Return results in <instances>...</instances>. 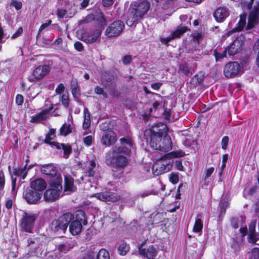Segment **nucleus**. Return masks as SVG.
Masks as SVG:
<instances>
[{
	"instance_id": "obj_1",
	"label": "nucleus",
	"mask_w": 259,
	"mask_h": 259,
	"mask_svg": "<svg viewBox=\"0 0 259 259\" xmlns=\"http://www.w3.org/2000/svg\"><path fill=\"white\" fill-rule=\"evenodd\" d=\"M150 3L147 0H137L131 4L130 13L127 16L126 24L132 26L139 20L143 19L150 10Z\"/></svg>"
},
{
	"instance_id": "obj_2",
	"label": "nucleus",
	"mask_w": 259,
	"mask_h": 259,
	"mask_svg": "<svg viewBox=\"0 0 259 259\" xmlns=\"http://www.w3.org/2000/svg\"><path fill=\"white\" fill-rule=\"evenodd\" d=\"M185 155L182 150L171 152L157 160L152 167L153 174L158 176L170 171L173 165L172 158L181 157Z\"/></svg>"
},
{
	"instance_id": "obj_3",
	"label": "nucleus",
	"mask_w": 259,
	"mask_h": 259,
	"mask_svg": "<svg viewBox=\"0 0 259 259\" xmlns=\"http://www.w3.org/2000/svg\"><path fill=\"white\" fill-rule=\"evenodd\" d=\"M121 146H115L112 149V157L115 160V164L119 167L125 166L127 163L126 158L122 154H128L131 151L133 144L130 139L121 138Z\"/></svg>"
},
{
	"instance_id": "obj_4",
	"label": "nucleus",
	"mask_w": 259,
	"mask_h": 259,
	"mask_svg": "<svg viewBox=\"0 0 259 259\" xmlns=\"http://www.w3.org/2000/svg\"><path fill=\"white\" fill-rule=\"evenodd\" d=\"M74 219V215L67 212L57 219L53 220L50 224L51 230L56 235L65 233L69 223Z\"/></svg>"
},
{
	"instance_id": "obj_5",
	"label": "nucleus",
	"mask_w": 259,
	"mask_h": 259,
	"mask_svg": "<svg viewBox=\"0 0 259 259\" xmlns=\"http://www.w3.org/2000/svg\"><path fill=\"white\" fill-rule=\"evenodd\" d=\"M62 178L58 176L57 178V181L55 180H51L50 183V189L46 190L44 194V198L46 201H54L58 199L62 190L61 185Z\"/></svg>"
},
{
	"instance_id": "obj_6",
	"label": "nucleus",
	"mask_w": 259,
	"mask_h": 259,
	"mask_svg": "<svg viewBox=\"0 0 259 259\" xmlns=\"http://www.w3.org/2000/svg\"><path fill=\"white\" fill-rule=\"evenodd\" d=\"M37 218L36 214L24 212L20 223L21 229L25 232L31 233Z\"/></svg>"
},
{
	"instance_id": "obj_7",
	"label": "nucleus",
	"mask_w": 259,
	"mask_h": 259,
	"mask_svg": "<svg viewBox=\"0 0 259 259\" xmlns=\"http://www.w3.org/2000/svg\"><path fill=\"white\" fill-rule=\"evenodd\" d=\"M96 164L94 160H90L81 179L84 182H95L97 180Z\"/></svg>"
},
{
	"instance_id": "obj_8",
	"label": "nucleus",
	"mask_w": 259,
	"mask_h": 259,
	"mask_svg": "<svg viewBox=\"0 0 259 259\" xmlns=\"http://www.w3.org/2000/svg\"><path fill=\"white\" fill-rule=\"evenodd\" d=\"M124 29V24L120 20H117L112 23L106 29L105 35L111 38L119 36Z\"/></svg>"
},
{
	"instance_id": "obj_9",
	"label": "nucleus",
	"mask_w": 259,
	"mask_h": 259,
	"mask_svg": "<svg viewBox=\"0 0 259 259\" xmlns=\"http://www.w3.org/2000/svg\"><path fill=\"white\" fill-rule=\"evenodd\" d=\"M241 67L237 62L228 63L224 69V75L228 78H232L237 76L241 71Z\"/></svg>"
},
{
	"instance_id": "obj_10",
	"label": "nucleus",
	"mask_w": 259,
	"mask_h": 259,
	"mask_svg": "<svg viewBox=\"0 0 259 259\" xmlns=\"http://www.w3.org/2000/svg\"><path fill=\"white\" fill-rule=\"evenodd\" d=\"M50 71V68L48 65L39 66L34 70L32 76L29 78V80L32 82L41 79L49 73Z\"/></svg>"
},
{
	"instance_id": "obj_11",
	"label": "nucleus",
	"mask_w": 259,
	"mask_h": 259,
	"mask_svg": "<svg viewBox=\"0 0 259 259\" xmlns=\"http://www.w3.org/2000/svg\"><path fill=\"white\" fill-rule=\"evenodd\" d=\"M146 241L141 243L139 247V252L141 255L147 257L148 259H154L157 255V251L153 245L149 246L146 248H143Z\"/></svg>"
},
{
	"instance_id": "obj_12",
	"label": "nucleus",
	"mask_w": 259,
	"mask_h": 259,
	"mask_svg": "<svg viewBox=\"0 0 259 259\" xmlns=\"http://www.w3.org/2000/svg\"><path fill=\"white\" fill-rule=\"evenodd\" d=\"M102 32L100 29H96L93 31L87 32L82 34L81 40L87 44H92L98 42L100 40Z\"/></svg>"
},
{
	"instance_id": "obj_13",
	"label": "nucleus",
	"mask_w": 259,
	"mask_h": 259,
	"mask_svg": "<svg viewBox=\"0 0 259 259\" xmlns=\"http://www.w3.org/2000/svg\"><path fill=\"white\" fill-rule=\"evenodd\" d=\"M92 196L97 198L99 200L107 202H114L118 199V197L116 194L108 191L96 193Z\"/></svg>"
},
{
	"instance_id": "obj_14",
	"label": "nucleus",
	"mask_w": 259,
	"mask_h": 259,
	"mask_svg": "<svg viewBox=\"0 0 259 259\" xmlns=\"http://www.w3.org/2000/svg\"><path fill=\"white\" fill-rule=\"evenodd\" d=\"M168 128L162 123H158L153 125L150 129V135H155L158 136H164L167 135Z\"/></svg>"
},
{
	"instance_id": "obj_15",
	"label": "nucleus",
	"mask_w": 259,
	"mask_h": 259,
	"mask_svg": "<svg viewBox=\"0 0 259 259\" xmlns=\"http://www.w3.org/2000/svg\"><path fill=\"white\" fill-rule=\"evenodd\" d=\"M116 140V134L112 131H109L103 134L101 141L102 145L109 146L114 144Z\"/></svg>"
},
{
	"instance_id": "obj_16",
	"label": "nucleus",
	"mask_w": 259,
	"mask_h": 259,
	"mask_svg": "<svg viewBox=\"0 0 259 259\" xmlns=\"http://www.w3.org/2000/svg\"><path fill=\"white\" fill-rule=\"evenodd\" d=\"M41 171L42 174L49 176L52 180L54 179L57 181L58 176L61 178L59 174H57L56 167L52 164H46L41 167Z\"/></svg>"
},
{
	"instance_id": "obj_17",
	"label": "nucleus",
	"mask_w": 259,
	"mask_h": 259,
	"mask_svg": "<svg viewBox=\"0 0 259 259\" xmlns=\"http://www.w3.org/2000/svg\"><path fill=\"white\" fill-rule=\"evenodd\" d=\"M243 42L241 39L236 38L227 48L228 54L230 56H234L238 53L242 47Z\"/></svg>"
},
{
	"instance_id": "obj_18",
	"label": "nucleus",
	"mask_w": 259,
	"mask_h": 259,
	"mask_svg": "<svg viewBox=\"0 0 259 259\" xmlns=\"http://www.w3.org/2000/svg\"><path fill=\"white\" fill-rule=\"evenodd\" d=\"M160 145V149H156L157 150H160L164 152H166L170 150L172 148V142L171 139L168 135L163 136L162 140L159 143Z\"/></svg>"
},
{
	"instance_id": "obj_19",
	"label": "nucleus",
	"mask_w": 259,
	"mask_h": 259,
	"mask_svg": "<svg viewBox=\"0 0 259 259\" xmlns=\"http://www.w3.org/2000/svg\"><path fill=\"white\" fill-rule=\"evenodd\" d=\"M25 199L29 203H36L41 198V194L35 191L29 190L24 196Z\"/></svg>"
},
{
	"instance_id": "obj_20",
	"label": "nucleus",
	"mask_w": 259,
	"mask_h": 259,
	"mask_svg": "<svg viewBox=\"0 0 259 259\" xmlns=\"http://www.w3.org/2000/svg\"><path fill=\"white\" fill-rule=\"evenodd\" d=\"M255 221H252L249 225V238L250 243H255L259 239V235L255 232Z\"/></svg>"
},
{
	"instance_id": "obj_21",
	"label": "nucleus",
	"mask_w": 259,
	"mask_h": 259,
	"mask_svg": "<svg viewBox=\"0 0 259 259\" xmlns=\"http://www.w3.org/2000/svg\"><path fill=\"white\" fill-rule=\"evenodd\" d=\"M47 183L42 179H37L31 183V188L36 192H42L47 187Z\"/></svg>"
},
{
	"instance_id": "obj_22",
	"label": "nucleus",
	"mask_w": 259,
	"mask_h": 259,
	"mask_svg": "<svg viewBox=\"0 0 259 259\" xmlns=\"http://www.w3.org/2000/svg\"><path fill=\"white\" fill-rule=\"evenodd\" d=\"M213 15L217 21L222 22L228 16L229 13L226 9L219 7L214 11Z\"/></svg>"
},
{
	"instance_id": "obj_23",
	"label": "nucleus",
	"mask_w": 259,
	"mask_h": 259,
	"mask_svg": "<svg viewBox=\"0 0 259 259\" xmlns=\"http://www.w3.org/2000/svg\"><path fill=\"white\" fill-rule=\"evenodd\" d=\"M69 224H70L69 230L72 235H77L81 232L82 224L79 221H75L74 218L72 219Z\"/></svg>"
},
{
	"instance_id": "obj_24",
	"label": "nucleus",
	"mask_w": 259,
	"mask_h": 259,
	"mask_svg": "<svg viewBox=\"0 0 259 259\" xmlns=\"http://www.w3.org/2000/svg\"><path fill=\"white\" fill-rule=\"evenodd\" d=\"M259 14H257L255 11H252L250 12L248 20V23L246 26L247 30L251 29L257 24L258 22Z\"/></svg>"
},
{
	"instance_id": "obj_25",
	"label": "nucleus",
	"mask_w": 259,
	"mask_h": 259,
	"mask_svg": "<svg viewBox=\"0 0 259 259\" xmlns=\"http://www.w3.org/2000/svg\"><path fill=\"white\" fill-rule=\"evenodd\" d=\"M163 137V136H158L155 135H150L149 143L151 147L154 150L161 148L160 145H159V143L161 140H162Z\"/></svg>"
},
{
	"instance_id": "obj_26",
	"label": "nucleus",
	"mask_w": 259,
	"mask_h": 259,
	"mask_svg": "<svg viewBox=\"0 0 259 259\" xmlns=\"http://www.w3.org/2000/svg\"><path fill=\"white\" fill-rule=\"evenodd\" d=\"M49 111L47 110H42L39 113L31 117L30 122L33 123L40 122L48 118Z\"/></svg>"
},
{
	"instance_id": "obj_27",
	"label": "nucleus",
	"mask_w": 259,
	"mask_h": 259,
	"mask_svg": "<svg viewBox=\"0 0 259 259\" xmlns=\"http://www.w3.org/2000/svg\"><path fill=\"white\" fill-rule=\"evenodd\" d=\"M186 27H182L180 28H179L177 29L176 31H175L170 36L165 38H163L162 40V42L164 44H167L169 41H170L171 39L175 38L176 37H179L182 34L186 32Z\"/></svg>"
},
{
	"instance_id": "obj_28",
	"label": "nucleus",
	"mask_w": 259,
	"mask_h": 259,
	"mask_svg": "<svg viewBox=\"0 0 259 259\" xmlns=\"http://www.w3.org/2000/svg\"><path fill=\"white\" fill-rule=\"evenodd\" d=\"M54 146L57 149H62L64 151L63 157L65 158H67L71 153L72 149L71 147L69 144L54 143Z\"/></svg>"
},
{
	"instance_id": "obj_29",
	"label": "nucleus",
	"mask_w": 259,
	"mask_h": 259,
	"mask_svg": "<svg viewBox=\"0 0 259 259\" xmlns=\"http://www.w3.org/2000/svg\"><path fill=\"white\" fill-rule=\"evenodd\" d=\"M246 15L245 14H242L240 15V20L238 23L237 26L232 30L233 32H239L244 28L246 24Z\"/></svg>"
},
{
	"instance_id": "obj_30",
	"label": "nucleus",
	"mask_w": 259,
	"mask_h": 259,
	"mask_svg": "<svg viewBox=\"0 0 259 259\" xmlns=\"http://www.w3.org/2000/svg\"><path fill=\"white\" fill-rule=\"evenodd\" d=\"M76 190L75 187L73 185V181L67 177L65 178V191L72 192Z\"/></svg>"
},
{
	"instance_id": "obj_31",
	"label": "nucleus",
	"mask_w": 259,
	"mask_h": 259,
	"mask_svg": "<svg viewBox=\"0 0 259 259\" xmlns=\"http://www.w3.org/2000/svg\"><path fill=\"white\" fill-rule=\"evenodd\" d=\"M199 215L197 216V218L195 220V222L193 228V231L195 233H201L203 228V223L201 219L199 218Z\"/></svg>"
},
{
	"instance_id": "obj_32",
	"label": "nucleus",
	"mask_w": 259,
	"mask_h": 259,
	"mask_svg": "<svg viewBox=\"0 0 259 259\" xmlns=\"http://www.w3.org/2000/svg\"><path fill=\"white\" fill-rule=\"evenodd\" d=\"M84 121L82 124L83 129H88L91 125L90 114L87 109L84 110L83 112Z\"/></svg>"
},
{
	"instance_id": "obj_33",
	"label": "nucleus",
	"mask_w": 259,
	"mask_h": 259,
	"mask_svg": "<svg viewBox=\"0 0 259 259\" xmlns=\"http://www.w3.org/2000/svg\"><path fill=\"white\" fill-rule=\"evenodd\" d=\"M55 134V130L52 128L50 130L49 133L46 135L45 139V143L49 144L52 146H54V143H56L55 142H51V140L53 139Z\"/></svg>"
},
{
	"instance_id": "obj_34",
	"label": "nucleus",
	"mask_w": 259,
	"mask_h": 259,
	"mask_svg": "<svg viewBox=\"0 0 259 259\" xmlns=\"http://www.w3.org/2000/svg\"><path fill=\"white\" fill-rule=\"evenodd\" d=\"M240 231L241 233L242 234V235H241V237H239V238L237 239V244H236V245L234 244L233 245V248H234L235 249H237L239 248V246L241 245L242 238L246 234V233L247 231V228L246 227L241 228L240 229Z\"/></svg>"
},
{
	"instance_id": "obj_35",
	"label": "nucleus",
	"mask_w": 259,
	"mask_h": 259,
	"mask_svg": "<svg viewBox=\"0 0 259 259\" xmlns=\"http://www.w3.org/2000/svg\"><path fill=\"white\" fill-rule=\"evenodd\" d=\"M75 221H79L81 224L85 225L87 224L88 222L85 218L84 212L82 210H78L76 212V220Z\"/></svg>"
},
{
	"instance_id": "obj_36",
	"label": "nucleus",
	"mask_w": 259,
	"mask_h": 259,
	"mask_svg": "<svg viewBox=\"0 0 259 259\" xmlns=\"http://www.w3.org/2000/svg\"><path fill=\"white\" fill-rule=\"evenodd\" d=\"M60 134L62 136H66L71 132V128L70 124L64 123L60 129Z\"/></svg>"
},
{
	"instance_id": "obj_37",
	"label": "nucleus",
	"mask_w": 259,
	"mask_h": 259,
	"mask_svg": "<svg viewBox=\"0 0 259 259\" xmlns=\"http://www.w3.org/2000/svg\"><path fill=\"white\" fill-rule=\"evenodd\" d=\"M179 71L185 75H188L189 73L192 74L194 70L187 64H181L179 67Z\"/></svg>"
},
{
	"instance_id": "obj_38",
	"label": "nucleus",
	"mask_w": 259,
	"mask_h": 259,
	"mask_svg": "<svg viewBox=\"0 0 259 259\" xmlns=\"http://www.w3.org/2000/svg\"><path fill=\"white\" fill-rule=\"evenodd\" d=\"M96 259H109V252L104 249H101L97 254H96Z\"/></svg>"
},
{
	"instance_id": "obj_39",
	"label": "nucleus",
	"mask_w": 259,
	"mask_h": 259,
	"mask_svg": "<svg viewBox=\"0 0 259 259\" xmlns=\"http://www.w3.org/2000/svg\"><path fill=\"white\" fill-rule=\"evenodd\" d=\"M129 246L125 243L121 244L118 248L119 254L121 255H125L129 250Z\"/></svg>"
},
{
	"instance_id": "obj_40",
	"label": "nucleus",
	"mask_w": 259,
	"mask_h": 259,
	"mask_svg": "<svg viewBox=\"0 0 259 259\" xmlns=\"http://www.w3.org/2000/svg\"><path fill=\"white\" fill-rule=\"evenodd\" d=\"M249 259H259V248H253L249 252Z\"/></svg>"
},
{
	"instance_id": "obj_41",
	"label": "nucleus",
	"mask_w": 259,
	"mask_h": 259,
	"mask_svg": "<svg viewBox=\"0 0 259 259\" xmlns=\"http://www.w3.org/2000/svg\"><path fill=\"white\" fill-rule=\"evenodd\" d=\"M227 49H225L222 53H218L216 50L214 51V55L216 61H219L226 57Z\"/></svg>"
},
{
	"instance_id": "obj_42",
	"label": "nucleus",
	"mask_w": 259,
	"mask_h": 259,
	"mask_svg": "<svg viewBox=\"0 0 259 259\" xmlns=\"http://www.w3.org/2000/svg\"><path fill=\"white\" fill-rule=\"evenodd\" d=\"M71 89L73 96L75 98L78 97L79 93L77 85L76 83H71Z\"/></svg>"
},
{
	"instance_id": "obj_43",
	"label": "nucleus",
	"mask_w": 259,
	"mask_h": 259,
	"mask_svg": "<svg viewBox=\"0 0 259 259\" xmlns=\"http://www.w3.org/2000/svg\"><path fill=\"white\" fill-rule=\"evenodd\" d=\"M95 92L98 95H102L105 98H107L108 97L107 94L104 91L103 89L99 86L95 88Z\"/></svg>"
},
{
	"instance_id": "obj_44",
	"label": "nucleus",
	"mask_w": 259,
	"mask_h": 259,
	"mask_svg": "<svg viewBox=\"0 0 259 259\" xmlns=\"http://www.w3.org/2000/svg\"><path fill=\"white\" fill-rule=\"evenodd\" d=\"M62 103L65 106H68L69 105V97L68 94H63L61 96Z\"/></svg>"
},
{
	"instance_id": "obj_45",
	"label": "nucleus",
	"mask_w": 259,
	"mask_h": 259,
	"mask_svg": "<svg viewBox=\"0 0 259 259\" xmlns=\"http://www.w3.org/2000/svg\"><path fill=\"white\" fill-rule=\"evenodd\" d=\"M169 179L170 182L175 184L178 182L179 177L178 175L172 173L170 175Z\"/></svg>"
},
{
	"instance_id": "obj_46",
	"label": "nucleus",
	"mask_w": 259,
	"mask_h": 259,
	"mask_svg": "<svg viewBox=\"0 0 259 259\" xmlns=\"http://www.w3.org/2000/svg\"><path fill=\"white\" fill-rule=\"evenodd\" d=\"M11 5L14 7L17 10L21 9L22 6V3L20 2H18L16 0H12L11 2Z\"/></svg>"
},
{
	"instance_id": "obj_47",
	"label": "nucleus",
	"mask_w": 259,
	"mask_h": 259,
	"mask_svg": "<svg viewBox=\"0 0 259 259\" xmlns=\"http://www.w3.org/2000/svg\"><path fill=\"white\" fill-rule=\"evenodd\" d=\"M229 142V138L227 136H225L223 138L221 141L222 148L223 149H226Z\"/></svg>"
},
{
	"instance_id": "obj_48",
	"label": "nucleus",
	"mask_w": 259,
	"mask_h": 259,
	"mask_svg": "<svg viewBox=\"0 0 259 259\" xmlns=\"http://www.w3.org/2000/svg\"><path fill=\"white\" fill-rule=\"evenodd\" d=\"M254 0H250L249 2L245 3L243 5V9L244 10H250L252 7Z\"/></svg>"
},
{
	"instance_id": "obj_49",
	"label": "nucleus",
	"mask_w": 259,
	"mask_h": 259,
	"mask_svg": "<svg viewBox=\"0 0 259 259\" xmlns=\"http://www.w3.org/2000/svg\"><path fill=\"white\" fill-rule=\"evenodd\" d=\"M93 137L92 136H88L83 138V142L88 146L91 145Z\"/></svg>"
},
{
	"instance_id": "obj_50",
	"label": "nucleus",
	"mask_w": 259,
	"mask_h": 259,
	"mask_svg": "<svg viewBox=\"0 0 259 259\" xmlns=\"http://www.w3.org/2000/svg\"><path fill=\"white\" fill-rule=\"evenodd\" d=\"M14 173L17 176H21L22 175L23 179H24L26 176V172L25 171V170L23 169H19L18 170H16Z\"/></svg>"
},
{
	"instance_id": "obj_51",
	"label": "nucleus",
	"mask_w": 259,
	"mask_h": 259,
	"mask_svg": "<svg viewBox=\"0 0 259 259\" xmlns=\"http://www.w3.org/2000/svg\"><path fill=\"white\" fill-rule=\"evenodd\" d=\"M23 97L21 95H17L16 98V103L18 105H21L23 103Z\"/></svg>"
},
{
	"instance_id": "obj_52",
	"label": "nucleus",
	"mask_w": 259,
	"mask_h": 259,
	"mask_svg": "<svg viewBox=\"0 0 259 259\" xmlns=\"http://www.w3.org/2000/svg\"><path fill=\"white\" fill-rule=\"evenodd\" d=\"M152 194V192L150 191H145L143 192H141L138 195V197L144 198Z\"/></svg>"
},
{
	"instance_id": "obj_53",
	"label": "nucleus",
	"mask_w": 259,
	"mask_h": 259,
	"mask_svg": "<svg viewBox=\"0 0 259 259\" xmlns=\"http://www.w3.org/2000/svg\"><path fill=\"white\" fill-rule=\"evenodd\" d=\"M213 171H214V168L213 167H211L209 168L206 169L205 171V179H206L208 178L209 177H210V175H211V174L213 172Z\"/></svg>"
},
{
	"instance_id": "obj_54",
	"label": "nucleus",
	"mask_w": 259,
	"mask_h": 259,
	"mask_svg": "<svg viewBox=\"0 0 259 259\" xmlns=\"http://www.w3.org/2000/svg\"><path fill=\"white\" fill-rule=\"evenodd\" d=\"M64 91V87L62 83H60L55 90L57 94H59Z\"/></svg>"
},
{
	"instance_id": "obj_55",
	"label": "nucleus",
	"mask_w": 259,
	"mask_h": 259,
	"mask_svg": "<svg viewBox=\"0 0 259 259\" xmlns=\"http://www.w3.org/2000/svg\"><path fill=\"white\" fill-rule=\"evenodd\" d=\"M96 256V253L91 251L89 252L83 258V259H95Z\"/></svg>"
},
{
	"instance_id": "obj_56",
	"label": "nucleus",
	"mask_w": 259,
	"mask_h": 259,
	"mask_svg": "<svg viewBox=\"0 0 259 259\" xmlns=\"http://www.w3.org/2000/svg\"><path fill=\"white\" fill-rule=\"evenodd\" d=\"M74 48L76 50H77L78 51H81L83 49L82 44L80 42H79V41H77V42H75Z\"/></svg>"
},
{
	"instance_id": "obj_57",
	"label": "nucleus",
	"mask_w": 259,
	"mask_h": 259,
	"mask_svg": "<svg viewBox=\"0 0 259 259\" xmlns=\"http://www.w3.org/2000/svg\"><path fill=\"white\" fill-rule=\"evenodd\" d=\"M66 13V11L64 9H58L57 10V15L60 18H63Z\"/></svg>"
},
{
	"instance_id": "obj_58",
	"label": "nucleus",
	"mask_w": 259,
	"mask_h": 259,
	"mask_svg": "<svg viewBox=\"0 0 259 259\" xmlns=\"http://www.w3.org/2000/svg\"><path fill=\"white\" fill-rule=\"evenodd\" d=\"M114 2V0H103L102 4L104 7H109L111 6Z\"/></svg>"
},
{
	"instance_id": "obj_59",
	"label": "nucleus",
	"mask_w": 259,
	"mask_h": 259,
	"mask_svg": "<svg viewBox=\"0 0 259 259\" xmlns=\"http://www.w3.org/2000/svg\"><path fill=\"white\" fill-rule=\"evenodd\" d=\"M51 22L52 21L51 20H48V22L42 24L39 29V32L40 33L42 30H44L45 28L49 26V25L51 24Z\"/></svg>"
},
{
	"instance_id": "obj_60",
	"label": "nucleus",
	"mask_w": 259,
	"mask_h": 259,
	"mask_svg": "<svg viewBox=\"0 0 259 259\" xmlns=\"http://www.w3.org/2000/svg\"><path fill=\"white\" fill-rule=\"evenodd\" d=\"M131 61H132V57L130 55L125 56L123 58V60H122L123 63L124 64H129Z\"/></svg>"
},
{
	"instance_id": "obj_61",
	"label": "nucleus",
	"mask_w": 259,
	"mask_h": 259,
	"mask_svg": "<svg viewBox=\"0 0 259 259\" xmlns=\"http://www.w3.org/2000/svg\"><path fill=\"white\" fill-rule=\"evenodd\" d=\"M5 185L4 175L3 172L0 173V189L3 188Z\"/></svg>"
},
{
	"instance_id": "obj_62",
	"label": "nucleus",
	"mask_w": 259,
	"mask_h": 259,
	"mask_svg": "<svg viewBox=\"0 0 259 259\" xmlns=\"http://www.w3.org/2000/svg\"><path fill=\"white\" fill-rule=\"evenodd\" d=\"M23 32L22 28L19 27L17 31L12 35V38H16L20 35Z\"/></svg>"
},
{
	"instance_id": "obj_63",
	"label": "nucleus",
	"mask_w": 259,
	"mask_h": 259,
	"mask_svg": "<svg viewBox=\"0 0 259 259\" xmlns=\"http://www.w3.org/2000/svg\"><path fill=\"white\" fill-rule=\"evenodd\" d=\"M161 85L162 83L160 82H155L151 84V86L152 89L157 90L160 88Z\"/></svg>"
},
{
	"instance_id": "obj_64",
	"label": "nucleus",
	"mask_w": 259,
	"mask_h": 259,
	"mask_svg": "<svg viewBox=\"0 0 259 259\" xmlns=\"http://www.w3.org/2000/svg\"><path fill=\"white\" fill-rule=\"evenodd\" d=\"M252 11H255L257 14H259V0L256 2Z\"/></svg>"
}]
</instances>
